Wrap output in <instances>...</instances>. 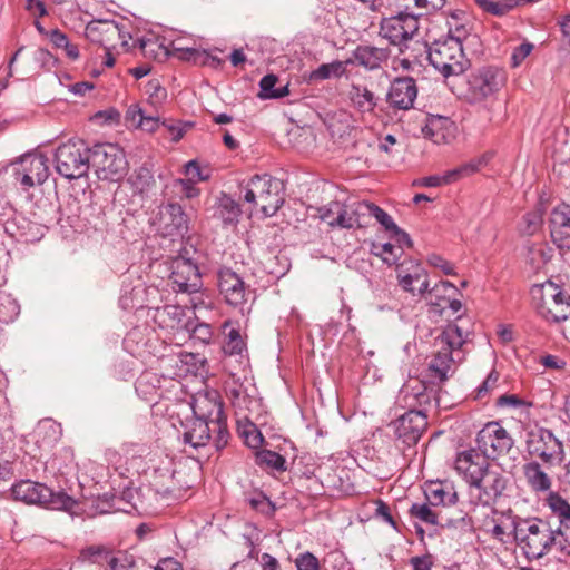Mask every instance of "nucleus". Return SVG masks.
Masks as SVG:
<instances>
[{"label": "nucleus", "mask_w": 570, "mask_h": 570, "mask_svg": "<svg viewBox=\"0 0 570 570\" xmlns=\"http://www.w3.org/2000/svg\"><path fill=\"white\" fill-rule=\"evenodd\" d=\"M471 324L468 318L456 317L448 324L441 335L435 338V352L429 364V371L433 379L444 382L454 373L455 365L465 358L463 350L471 335Z\"/></svg>", "instance_id": "nucleus-1"}, {"label": "nucleus", "mask_w": 570, "mask_h": 570, "mask_svg": "<svg viewBox=\"0 0 570 570\" xmlns=\"http://www.w3.org/2000/svg\"><path fill=\"white\" fill-rule=\"evenodd\" d=\"M514 539L528 559H540L553 548L551 521L528 519L514 523Z\"/></svg>", "instance_id": "nucleus-2"}, {"label": "nucleus", "mask_w": 570, "mask_h": 570, "mask_svg": "<svg viewBox=\"0 0 570 570\" xmlns=\"http://www.w3.org/2000/svg\"><path fill=\"white\" fill-rule=\"evenodd\" d=\"M242 193L244 200L259 207L265 217L274 216L284 203L281 183L267 174L254 175Z\"/></svg>", "instance_id": "nucleus-3"}, {"label": "nucleus", "mask_w": 570, "mask_h": 570, "mask_svg": "<svg viewBox=\"0 0 570 570\" xmlns=\"http://www.w3.org/2000/svg\"><path fill=\"white\" fill-rule=\"evenodd\" d=\"M191 410L194 416L212 423L213 431L216 433L214 438L215 448L217 450L225 448L229 439V432L218 392L215 390L198 392L193 396Z\"/></svg>", "instance_id": "nucleus-4"}, {"label": "nucleus", "mask_w": 570, "mask_h": 570, "mask_svg": "<svg viewBox=\"0 0 570 570\" xmlns=\"http://www.w3.org/2000/svg\"><path fill=\"white\" fill-rule=\"evenodd\" d=\"M531 296L538 314L550 323H560L570 316V295L557 284L547 282L534 285Z\"/></svg>", "instance_id": "nucleus-5"}, {"label": "nucleus", "mask_w": 570, "mask_h": 570, "mask_svg": "<svg viewBox=\"0 0 570 570\" xmlns=\"http://www.w3.org/2000/svg\"><path fill=\"white\" fill-rule=\"evenodd\" d=\"M91 148L83 140L69 139L60 144L55 153L56 171L66 179H79L90 168Z\"/></svg>", "instance_id": "nucleus-6"}, {"label": "nucleus", "mask_w": 570, "mask_h": 570, "mask_svg": "<svg viewBox=\"0 0 570 570\" xmlns=\"http://www.w3.org/2000/svg\"><path fill=\"white\" fill-rule=\"evenodd\" d=\"M430 63L445 78L464 72L469 60L462 45L452 39H436L428 47Z\"/></svg>", "instance_id": "nucleus-7"}, {"label": "nucleus", "mask_w": 570, "mask_h": 570, "mask_svg": "<svg viewBox=\"0 0 570 570\" xmlns=\"http://www.w3.org/2000/svg\"><path fill=\"white\" fill-rule=\"evenodd\" d=\"M525 452L548 468L561 464L566 458L562 441L551 430L539 426L527 431Z\"/></svg>", "instance_id": "nucleus-8"}, {"label": "nucleus", "mask_w": 570, "mask_h": 570, "mask_svg": "<svg viewBox=\"0 0 570 570\" xmlns=\"http://www.w3.org/2000/svg\"><path fill=\"white\" fill-rule=\"evenodd\" d=\"M90 167L100 180L119 181L128 171L124 150L114 144H97L91 148Z\"/></svg>", "instance_id": "nucleus-9"}, {"label": "nucleus", "mask_w": 570, "mask_h": 570, "mask_svg": "<svg viewBox=\"0 0 570 570\" xmlns=\"http://www.w3.org/2000/svg\"><path fill=\"white\" fill-rule=\"evenodd\" d=\"M14 500L27 504H41L49 509H71L75 500L65 492H53L43 483L21 480L11 487Z\"/></svg>", "instance_id": "nucleus-10"}, {"label": "nucleus", "mask_w": 570, "mask_h": 570, "mask_svg": "<svg viewBox=\"0 0 570 570\" xmlns=\"http://www.w3.org/2000/svg\"><path fill=\"white\" fill-rule=\"evenodd\" d=\"M217 286L224 302L243 315L250 309L254 293L250 286L232 268L222 267L217 272Z\"/></svg>", "instance_id": "nucleus-11"}, {"label": "nucleus", "mask_w": 570, "mask_h": 570, "mask_svg": "<svg viewBox=\"0 0 570 570\" xmlns=\"http://www.w3.org/2000/svg\"><path fill=\"white\" fill-rule=\"evenodd\" d=\"M502 70L495 67H483L468 78L465 99L470 104H481L492 98L504 85Z\"/></svg>", "instance_id": "nucleus-12"}, {"label": "nucleus", "mask_w": 570, "mask_h": 570, "mask_svg": "<svg viewBox=\"0 0 570 570\" xmlns=\"http://www.w3.org/2000/svg\"><path fill=\"white\" fill-rule=\"evenodd\" d=\"M508 479L498 468H488L476 482L469 487L471 502L489 507L494 504L507 489Z\"/></svg>", "instance_id": "nucleus-13"}, {"label": "nucleus", "mask_w": 570, "mask_h": 570, "mask_svg": "<svg viewBox=\"0 0 570 570\" xmlns=\"http://www.w3.org/2000/svg\"><path fill=\"white\" fill-rule=\"evenodd\" d=\"M154 225L161 237L183 239L189 232V217L181 205L169 202L159 206Z\"/></svg>", "instance_id": "nucleus-14"}, {"label": "nucleus", "mask_w": 570, "mask_h": 570, "mask_svg": "<svg viewBox=\"0 0 570 570\" xmlns=\"http://www.w3.org/2000/svg\"><path fill=\"white\" fill-rule=\"evenodd\" d=\"M476 444L487 459L494 460L507 454L514 441L499 422H489L479 431Z\"/></svg>", "instance_id": "nucleus-15"}, {"label": "nucleus", "mask_w": 570, "mask_h": 570, "mask_svg": "<svg viewBox=\"0 0 570 570\" xmlns=\"http://www.w3.org/2000/svg\"><path fill=\"white\" fill-rule=\"evenodd\" d=\"M13 171L21 188L28 190L48 178V159L41 154H26L14 164Z\"/></svg>", "instance_id": "nucleus-16"}, {"label": "nucleus", "mask_w": 570, "mask_h": 570, "mask_svg": "<svg viewBox=\"0 0 570 570\" xmlns=\"http://www.w3.org/2000/svg\"><path fill=\"white\" fill-rule=\"evenodd\" d=\"M492 157L493 154L491 151L484 153L475 159H471L453 169L445 171L443 175L423 177L414 181V185L422 187H439L455 183L479 171L482 167L488 165Z\"/></svg>", "instance_id": "nucleus-17"}, {"label": "nucleus", "mask_w": 570, "mask_h": 570, "mask_svg": "<svg viewBox=\"0 0 570 570\" xmlns=\"http://www.w3.org/2000/svg\"><path fill=\"white\" fill-rule=\"evenodd\" d=\"M396 278L403 291L413 296H424L429 291V276L422 264L415 259H404L396 266Z\"/></svg>", "instance_id": "nucleus-18"}, {"label": "nucleus", "mask_w": 570, "mask_h": 570, "mask_svg": "<svg viewBox=\"0 0 570 570\" xmlns=\"http://www.w3.org/2000/svg\"><path fill=\"white\" fill-rule=\"evenodd\" d=\"M173 289L181 293H196L202 286L197 265L181 256L175 257L170 265Z\"/></svg>", "instance_id": "nucleus-19"}, {"label": "nucleus", "mask_w": 570, "mask_h": 570, "mask_svg": "<svg viewBox=\"0 0 570 570\" xmlns=\"http://www.w3.org/2000/svg\"><path fill=\"white\" fill-rule=\"evenodd\" d=\"M428 428V415L423 411H407L394 422L395 435L406 446L419 442Z\"/></svg>", "instance_id": "nucleus-20"}, {"label": "nucleus", "mask_w": 570, "mask_h": 570, "mask_svg": "<svg viewBox=\"0 0 570 570\" xmlns=\"http://www.w3.org/2000/svg\"><path fill=\"white\" fill-rule=\"evenodd\" d=\"M453 466L456 473L471 487L491 465L483 454L475 450H466L456 454Z\"/></svg>", "instance_id": "nucleus-21"}, {"label": "nucleus", "mask_w": 570, "mask_h": 570, "mask_svg": "<svg viewBox=\"0 0 570 570\" xmlns=\"http://www.w3.org/2000/svg\"><path fill=\"white\" fill-rule=\"evenodd\" d=\"M417 97L416 82L411 77H400L391 83L386 100L389 105L399 110H410Z\"/></svg>", "instance_id": "nucleus-22"}, {"label": "nucleus", "mask_w": 570, "mask_h": 570, "mask_svg": "<svg viewBox=\"0 0 570 570\" xmlns=\"http://www.w3.org/2000/svg\"><path fill=\"white\" fill-rule=\"evenodd\" d=\"M367 202H338V210L336 212V228L355 229L367 225Z\"/></svg>", "instance_id": "nucleus-23"}, {"label": "nucleus", "mask_w": 570, "mask_h": 570, "mask_svg": "<svg viewBox=\"0 0 570 570\" xmlns=\"http://www.w3.org/2000/svg\"><path fill=\"white\" fill-rule=\"evenodd\" d=\"M389 57L390 50L387 48L360 45L353 50L352 57L347 59V62L363 67L366 70H376L387 61Z\"/></svg>", "instance_id": "nucleus-24"}, {"label": "nucleus", "mask_w": 570, "mask_h": 570, "mask_svg": "<svg viewBox=\"0 0 570 570\" xmlns=\"http://www.w3.org/2000/svg\"><path fill=\"white\" fill-rule=\"evenodd\" d=\"M455 124L449 118L440 115H430L422 128L425 138L435 144H448L455 137Z\"/></svg>", "instance_id": "nucleus-25"}, {"label": "nucleus", "mask_w": 570, "mask_h": 570, "mask_svg": "<svg viewBox=\"0 0 570 570\" xmlns=\"http://www.w3.org/2000/svg\"><path fill=\"white\" fill-rule=\"evenodd\" d=\"M414 383V386L406 385L403 390L407 404L417 406L411 411H423L428 415L429 410L439 405L435 392L423 382L415 381Z\"/></svg>", "instance_id": "nucleus-26"}, {"label": "nucleus", "mask_w": 570, "mask_h": 570, "mask_svg": "<svg viewBox=\"0 0 570 570\" xmlns=\"http://www.w3.org/2000/svg\"><path fill=\"white\" fill-rule=\"evenodd\" d=\"M215 435L216 433L213 431L212 423L194 416V419L186 424L183 439L185 443L196 449L206 445L210 440L214 441Z\"/></svg>", "instance_id": "nucleus-27"}, {"label": "nucleus", "mask_w": 570, "mask_h": 570, "mask_svg": "<svg viewBox=\"0 0 570 570\" xmlns=\"http://www.w3.org/2000/svg\"><path fill=\"white\" fill-rule=\"evenodd\" d=\"M522 473L528 487L533 492L541 493L550 491L552 480L537 460L524 463L522 465Z\"/></svg>", "instance_id": "nucleus-28"}, {"label": "nucleus", "mask_w": 570, "mask_h": 570, "mask_svg": "<svg viewBox=\"0 0 570 570\" xmlns=\"http://www.w3.org/2000/svg\"><path fill=\"white\" fill-rule=\"evenodd\" d=\"M424 495L426 501L433 507L453 505L458 502V493L454 488L440 481L428 483L424 489Z\"/></svg>", "instance_id": "nucleus-29"}, {"label": "nucleus", "mask_w": 570, "mask_h": 570, "mask_svg": "<svg viewBox=\"0 0 570 570\" xmlns=\"http://www.w3.org/2000/svg\"><path fill=\"white\" fill-rule=\"evenodd\" d=\"M348 95L353 107L360 112H374L379 102V98L367 87L361 85H352Z\"/></svg>", "instance_id": "nucleus-30"}, {"label": "nucleus", "mask_w": 570, "mask_h": 570, "mask_svg": "<svg viewBox=\"0 0 570 570\" xmlns=\"http://www.w3.org/2000/svg\"><path fill=\"white\" fill-rule=\"evenodd\" d=\"M33 434L38 443L51 445L60 440L62 429L61 425L52 419H43L38 422Z\"/></svg>", "instance_id": "nucleus-31"}, {"label": "nucleus", "mask_w": 570, "mask_h": 570, "mask_svg": "<svg viewBox=\"0 0 570 570\" xmlns=\"http://www.w3.org/2000/svg\"><path fill=\"white\" fill-rule=\"evenodd\" d=\"M383 11L385 12L384 14L387 12L393 13L391 7L389 9H383ZM380 30L381 35L389 39L393 45H399L406 40V37L403 35L402 24L396 14H391L387 18H383L381 21Z\"/></svg>", "instance_id": "nucleus-32"}, {"label": "nucleus", "mask_w": 570, "mask_h": 570, "mask_svg": "<svg viewBox=\"0 0 570 570\" xmlns=\"http://www.w3.org/2000/svg\"><path fill=\"white\" fill-rule=\"evenodd\" d=\"M350 63L347 59L344 61L336 60L330 63H322L309 73V81L326 80L330 78H341L346 73V68Z\"/></svg>", "instance_id": "nucleus-33"}, {"label": "nucleus", "mask_w": 570, "mask_h": 570, "mask_svg": "<svg viewBox=\"0 0 570 570\" xmlns=\"http://www.w3.org/2000/svg\"><path fill=\"white\" fill-rule=\"evenodd\" d=\"M49 40L52 46L60 50L69 60L76 61L80 57L79 46L72 42L67 35L60 30H51L49 33Z\"/></svg>", "instance_id": "nucleus-34"}, {"label": "nucleus", "mask_w": 570, "mask_h": 570, "mask_svg": "<svg viewBox=\"0 0 570 570\" xmlns=\"http://www.w3.org/2000/svg\"><path fill=\"white\" fill-rule=\"evenodd\" d=\"M552 255L553 249L548 244H532L528 247L527 262L533 271H539L551 259Z\"/></svg>", "instance_id": "nucleus-35"}, {"label": "nucleus", "mask_w": 570, "mask_h": 570, "mask_svg": "<svg viewBox=\"0 0 570 570\" xmlns=\"http://www.w3.org/2000/svg\"><path fill=\"white\" fill-rule=\"evenodd\" d=\"M456 291V287L448 282L442 281L435 284L433 287H429V291L425 293V298L431 302L432 305H435L442 309L445 308L444 299L451 296Z\"/></svg>", "instance_id": "nucleus-36"}, {"label": "nucleus", "mask_w": 570, "mask_h": 570, "mask_svg": "<svg viewBox=\"0 0 570 570\" xmlns=\"http://www.w3.org/2000/svg\"><path fill=\"white\" fill-rule=\"evenodd\" d=\"M409 513L412 518L423 523L430 525L439 524V513L433 509V505L430 504L429 501L422 503H413L409 510Z\"/></svg>", "instance_id": "nucleus-37"}, {"label": "nucleus", "mask_w": 570, "mask_h": 570, "mask_svg": "<svg viewBox=\"0 0 570 570\" xmlns=\"http://www.w3.org/2000/svg\"><path fill=\"white\" fill-rule=\"evenodd\" d=\"M255 456L256 463L262 468H268L278 472H284L287 469L285 458L274 451L261 450L256 452Z\"/></svg>", "instance_id": "nucleus-38"}, {"label": "nucleus", "mask_w": 570, "mask_h": 570, "mask_svg": "<svg viewBox=\"0 0 570 570\" xmlns=\"http://www.w3.org/2000/svg\"><path fill=\"white\" fill-rule=\"evenodd\" d=\"M546 502L558 523L570 522V504L559 493L550 492Z\"/></svg>", "instance_id": "nucleus-39"}, {"label": "nucleus", "mask_w": 570, "mask_h": 570, "mask_svg": "<svg viewBox=\"0 0 570 570\" xmlns=\"http://www.w3.org/2000/svg\"><path fill=\"white\" fill-rule=\"evenodd\" d=\"M424 12L416 13L411 11L409 6H406L404 10L396 12L397 19H400L402 24L403 35L406 37V40L411 39L419 30V17Z\"/></svg>", "instance_id": "nucleus-40"}, {"label": "nucleus", "mask_w": 570, "mask_h": 570, "mask_svg": "<svg viewBox=\"0 0 570 570\" xmlns=\"http://www.w3.org/2000/svg\"><path fill=\"white\" fill-rule=\"evenodd\" d=\"M145 292L142 283L135 285L127 289V286H122V294L119 298V303L122 308H139L144 306V301L140 298V295Z\"/></svg>", "instance_id": "nucleus-41"}, {"label": "nucleus", "mask_w": 570, "mask_h": 570, "mask_svg": "<svg viewBox=\"0 0 570 570\" xmlns=\"http://www.w3.org/2000/svg\"><path fill=\"white\" fill-rule=\"evenodd\" d=\"M552 532L556 538L553 541V548L567 556H570V521L561 522L557 525L552 524Z\"/></svg>", "instance_id": "nucleus-42"}, {"label": "nucleus", "mask_w": 570, "mask_h": 570, "mask_svg": "<svg viewBox=\"0 0 570 570\" xmlns=\"http://www.w3.org/2000/svg\"><path fill=\"white\" fill-rule=\"evenodd\" d=\"M111 552L106 546H89L81 550L80 558L90 563L106 564Z\"/></svg>", "instance_id": "nucleus-43"}, {"label": "nucleus", "mask_w": 570, "mask_h": 570, "mask_svg": "<svg viewBox=\"0 0 570 570\" xmlns=\"http://www.w3.org/2000/svg\"><path fill=\"white\" fill-rule=\"evenodd\" d=\"M549 223L550 232L570 226V205L562 203L556 206L551 210Z\"/></svg>", "instance_id": "nucleus-44"}, {"label": "nucleus", "mask_w": 570, "mask_h": 570, "mask_svg": "<svg viewBox=\"0 0 570 570\" xmlns=\"http://www.w3.org/2000/svg\"><path fill=\"white\" fill-rule=\"evenodd\" d=\"M448 26L449 31L443 39H452L463 46L464 41L471 36L468 26L461 22L456 14H452L451 20L448 21Z\"/></svg>", "instance_id": "nucleus-45"}, {"label": "nucleus", "mask_w": 570, "mask_h": 570, "mask_svg": "<svg viewBox=\"0 0 570 570\" xmlns=\"http://www.w3.org/2000/svg\"><path fill=\"white\" fill-rule=\"evenodd\" d=\"M543 224V213L540 209L532 210L527 213L522 217V222L520 224V232L524 235H534L539 232Z\"/></svg>", "instance_id": "nucleus-46"}, {"label": "nucleus", "mask_w": 570, "mask_h": 570, "mask_svg": "<svg viewBox=\"0 0 570 570\" xmlns=\"http://www.w3.org/2000/svg\"><path fill=\"white\" fill-rule=\"evenodd\" d=\"M239 207L238 205L228 197H224L220 200L219 207H218V216L223 220L224 224L229 225L237 222V218L239 216Z\"/></svg>", "instance_id": "nucleus-47"}, {"label": "nucleus", "mask_w": 570, "mask_h": 570, "mask_svg": "<svg viewBox=\"0 0 570 570\" xmlns=\"http://www.w3.org/2000/svg\"><path fill=\"white\" fill-rule=\"evenodd\" d=\"M367 220L371 217H374L377 223H380L386 232L390 234L396 229L397 225L394 223L393 218L381 207L375 204L367 202Z\"/></svg>", "instance_id": "nucleus-48"}, {"label": "nucleus", "mask_w": 570, "mask_h": 570, "mask_svg": "<svg viewBox=\"0 0 570 570\" xmlns=\"http://www.w3.org/2000/svg\"><path fill=\"white\" fill-rule=\"evenodd\" d=\"M226 394L233 406L243 409L247 406L248 403V394L243 384L237 382L230 383L226 389Z\"/></svg>", "instance_id": "nucleus-49"}, {"label": "nucleus", "mask_w": 570, "mask_h": 570, "mask_svg": "<svg viewBox=\"0 0 570 570\" xmlns=\"http://www.w3.org/2000/svg\"><path fill=\"white\" fill-rule=\"evenodd\" d=\"M135 561L131 556L124 551L111 552L106 562L108 570H131Z\"/></svg>", "instance_id": "nucleus-50"}, {"label": "nucleus", "mask_w": 570, "mask_h": 570, "mask_svg": "<svg viewBox=\"0 0 570 570\" xmlns=\"http://www.w3.org/2000/svg\"><path fill=\"white\" fill-rule=\"evenodd\" d=\"M224 353L227 355H240L245 350V343L240 333L236 328H230L227 334V341L224 344Z\"/></svg>", "instance_id": "nucleus-51"}, {"label": "nucleus", "mask_w": 570, "mask_h": 570, "mask_svg": "<svg viewBox=\"0 0 570 570\" xmlns=\"http://www.w3.org/2000/svg\"><path fill=\"white\" fill-rule=\"evenodd\" d=\"M475 3L485 12L494 16H503L512 8L508 0H474Z\"/></svg>", "instance_id": "nucleus-52"}, {"label": "nucleus", "mask_w": 570, "mask_h": 570, "mask_svg": "<svg viewBox=\"0 0 570 570\" xmlns=\"http://www.w3.org/2000/svg\"><path fill=\"white\" fill-rule=\"evenodd\" d=\"M189 331V336L194 341H198L202 344H208L213 337V328L210 325L205 323H197L191 325L190 323L187 325Z\"/></svg>", "instance_id": "nucleus-53"}, {"label": "nucleus", "mask_w": 570, "mask_h": 570, "mask_svg": "<svg viewBox=\"0 0 570 570\" xmlns=\"http://www.w3.org/2000/svg\"><path fill=\"white\" fill-rule=\"evenodd\" d=\"M128 117L134 124H137L146 131H154L158 126V120L154 117H145L141 109H129Z\"/></svg>", "instance_id": "nucleus-54"}, {"label": "nucleus", "mask_w": 570, "mask_h": 570, "mask_svg": "<svg viewBox=\"0 0 570 570\" xmlns=\"http://www.w3.org/2000/svg\"><path fill=\"white\" fill-rule=\"evenodd\" d=\"M240 433L249 448L258 449L263 444L264 438L255 424H247Z\"/></svg>", "instance_id": "nucleus-55"}, {"label": "nucleus", "mask_w": 570, "mask_h": 570, "mask_svg": "<svg viewBox=\"0 0 570 570\" xmlns=\"http://www.w3.org/2000/svg\"><path fill=\"white\" fill-rule=\"evenodd\" d=\"M338 210V202H331L325 206L317 208L318 218L332 228H336L335 216Z\"/></svg>", "instance_id": "nucleus-56"}, {"label": "nucleus", "mask_w": 570, "mask_h": 570, "mask_svg": "<svg viewBox=\"0 0 570 570\" xmlns=\"http://www.w3.org/2000/svg\"><path fill=\"white\" fill-rule=\"evenodd\" d=\"M297 570H320L318 559L311 552L301 553L295 559Z\"/></svg>", "instance_id": "nucleus-57"}, {"label": "nucleus", "mask_w": 570, "mask_h": 570, "mask_svg": "<svg viewBox=\"0 0 570 570\" xmlns=\"http://www.w3.org/2000/svg\"><path fill=\"white\" fill-rule=\"evenodd\" d=\"M534 46L531 42H523L514 50L511 55V66L517 68L525 60V58L532 52Z\"/></svg>", "instance_id": "nucleus-58"}, {"label": "nucleus", "mask_w": 570, "mask_h": 570, "mask_svg": "<svg viewBox=\"0 0 570 570\" xmlns=\"http://www.w3.org/2000/svg\"><path fill=\"white\" fill-rule=\"evenodd\" d=\"M395 246L391 243L373 245V253L377 256H382L383 261L387 264L395 263L397 254L394 253Z\"/></svg>", "instance_id": "nucleus-59"}, {"label": "nucleus", "mask_w": 570, "mask_h": 570, "mask_svg": "<svg viewBox=\"0 0 570 570\" xmlns=\"http://www.w3.org/2000/svg\"><path fill=\"white\" fill-rule=\"evenodd\" d=\"M499 380V374L495 371L489 373L483 383L476 389L475 397L482 400L485 397L495 386Z\"/></svg>", "instance_id": "nucleus-60"}, {"label": "nucleus", "mask_w": 570, "mask_h": 570, "mask_svg": "<svg viewBox=\"0 0 570 570\" xmlns=\"http://www.w3.org/2000/svg\"><path fill=\"white\" fill-rule=\"evenodd\" d=\"M550 235L558 248L570 249V226L564 229L551 230Z\"/></svg>", "instance_id": "nucleus-61"}, {"label": "nucleus", "mask_w": 570, "mask_h": 570, "mask_svg": "<svg viewBox=\"0 0 570 570\" xmlns=\"http://www.w3.org/2000/svg\"><path fill=\"white\" fill-rule=\"evenodd\" d=\"M428 263L435 267L441 269L445 275H454V266L446 259H444L442 256L438 254H431L428 257Z\"/></svg>", "instance_id": "nucleus-62"}, {"label": "nucleus", "mask_w": 570, "mask_h": 570, "mask_svg": "<svg viewBox=\"0 0 570 570\" xmlns=\"http://www.w3.org/2000/svg\"><path fill=\"white\" fill-rule=\"evenodd\" d=\"M175 186H179L181 193L186 198H195L199 195V189L195 186V183L190 179H176Z\"/></svg>", "instance_id": "nucleus-63"}, {"label": "nucleus", "mask_w": 570, "mask_h": 570, "mask_svg": "<svg viewBox=\"0 0 570 570\" xmlns=\"http://www.w3.org/2000/svg\"><path fill=\"white\" fill-rule=\"evenodd\" d=\"M413 570H431L433 560L431 554L416 556L410 559Z\"/></svg>", "instance_id": "nucleus-64"}]
</instances>
